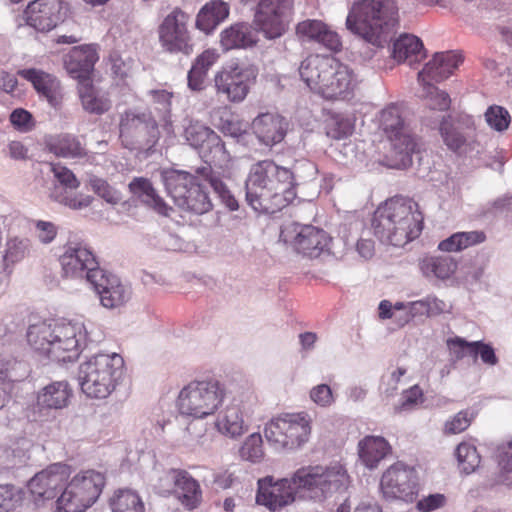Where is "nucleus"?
Here are the masks:
<instances>
[{
  "mask_svg": "<svg viewBox=\"0 0 512 512\" xmlns=\"http://www.w3.org/2000/svg\"><path fill=\"white\" fill-rule=\"evenodd\" d=\"M480 356L483 363L494 366L498 363V358L495 354L493 347L490 344L482 341H473L472 356L476 358Z\"/></svg>",
  "mask_w": 512,
  "mask_h": 512,
  "instance_id": "obj_63",
  "label": "nucleus"
},
{
  "mask_svg": "<svg viewBox=\"0 0 512 512\" xmlns=\"http://www.w3.org/2000/svg\"><path fill=\"white\" fill-rule=\"evenodd\" d=\"M59 262L64 279L85 280L90 283L102 270L92 251L82 243L69 242L65 245Z\"/></svg>",
  "mask_w": 512,
  "mask_h": 512,
  "instance_id": "obj_16",
  "label": "nucleus"
},
{
  "mask_svg": "<svg viewBox=\"0 0 512 512\" xmlns=\"http://www.w3.org/2000/svg\"><path fill=\"white\" fill-rule=\"evenodd\" d=\"M98 54L93 45L74 47L64 60L67 72L81 82H88L87 77L98 61Z\"/></svg>",
  "mask_w": 512,
  "mask_h": 512,
  "instance_id": "obj_29",
  "label": "nucleus"
},
{
  "mask_svg": "<svg viewBox=\"0 0 512 512\" xmlns=\"http://www.w3.org/2000/svg\"><path fill=\"white\" fill-rule=\"evenodd\" d=\"M226 397V387L218 380L192 381L179 393L177 408L181 415L202 419L214 414Z\"/></svg>",
  "mask_w": 512,
  "mask_h": 512,
  "instance_id": "obj_8",
  "label": "nucleus"
},
{
  "mask_svg": "<svg viewBox=\"0 0 512 512\" xmlns=\"http://www.w3.org/2000/svg\"><path fill=\"white\" fill-rule=\"evenodd\" d=\"M20 365L10 355H0V409L8 401L11 382L18 380L16 366Z\"/></svg>",
  "mask_w": 512,
  "mask_h": 512,
  "instance_id": "obj_45",
  "label": "nucleus"
},
{
  "mask_svg": "<svg viewBox=\"0 0 512 512\" xmlns=\"http://www.w3.org/2000/svg\"><path fill=\"white\" fill-rule=\"evenodd\" d=\"M19 74L30 81L40 95L50 106L60 107L63 101V89L60 81L53 75L37 69H24Z\"/></svg>",
  "mask_w": 512,
  "mask_h": 512,
  "instance_id": "obj_28",
  "label": "nucleus"
},
{
  "mask_svg": "<svg viewBox=\"0 0 512 512\" xmlns=\"http://www.w3.org/2000/svg\"><path fill=\"white\" fill-rule=\"evenodd\" d=\"M252 130L261 144L272 147L285 138L288 122L278 114L262 113L253 119Z\"/></svg>",
  "mask_w": 512,
  "mask_h": 512,
  "instance_id": "obj_27",
  "label": "nucleus"
},
{
  "mask_svg": "<svg viewBox=\"0 0 512 512\" xmlns=\"http://www.w3.org/2000/svg\"><path fill=\"white\" fill-rule=\"evenodd\" d=\"M72 396V389L66 381H56L45 386L37 396V406L47 409L65 408Z\"/></svg>",
  "mask_w": 512,
  "mask_h": 512,
  "instance_id": "obj_34",
  "label": "nucleus"
},
{
  "mask_svg": "<svg viewBox=\"0 0 512 512\" xmlns=\"http://www.w3.org/2000/svg\"><path fill=\"white\" fill-rule=\"evenodd\" d=\"M472 419L473 416L468 411H460L445 422L443 433L446 435L459 434L470 426Z\"/></svg>",
  "mask_w": 512,
  "mask_h": 512,
  "instance_id": "obj_56",
  "label": "nucleus"
},
{
  "mask_svg": "<svg viewBox=\"0 0 512 512\" xmlns=\"http://www.w3.org/2000/svg\"><path fill=\"white\" fill-rule=\"evenodd\" d=\"M51 171L54 175V182L76 190L80 186L79 180L74 173L66 167L60 165H51Z\"/></svg>",
  "mask_w": 512,
  "mask_h": 512,
  "instance_id": "obj_60",
  "label": "nucleus"
},
{
  "mask_svg": "<svg viewBox=\"0 0 512 512\" xmlns=\"http://www.w3.org/2000/svg\"><path fill=\"white\" fill-rule=\"evenodd\" d=\"M301 79L327 100L344 99L357 85L352 69L333 57L310 55L299 67Z\"/></svg>",
  "mask_w": 512,
  "mask_h": 512,
  "instance_id": "obj_5",
  "label": "nucleus"
},
{
  "mask_svg": "<svg viewBox=\"0 0 512 512\" xmlns=\"http://www.w3.org/2000/svg\"><path fill=\"white\" fill-rule=\"evenodd\" d=\"M296 35L303 42L317 43L334 52L339 51L342 45L339 35L317 19L299 22L296 26Z\"/></svg>",
  "mask_w": 512,
  "mask_h": 512,
  "instance_id": "obj_25",
  "label": "nucleus"
},
{
  "mask_svg": "<svg viewBox=\"0 0 512 512\" xmlns=\"http://www.w3.org/2000/svg\"><path fill=\"white\" fill-rule=\"evenodd\" d=\"M495 458L503 473H512V440L504 441L497 446Z\"/></svg>",
  "mask_w": 512,
  "mask_h": 512,
  "instance_id": "obj_59",
  "label": "nucleus"
},
{
  "mask_svg": "<svg viewBox=\"0 0 512 512\" xmlns=\"http://www.w3.org/2000/svg\"><path fill=\"white\" fill-rule=\"evenodd\" d=\"M456 457L459 467L465 474H470L480 464V455L475 446L468 443H460L456 448Z\"/></svg>",
  "mask_w": 512,
  "mask_h": 512,
  "instance_id": "obj_49",
  "label": "nucleus"
},
{
  "mask_svg": "<svg viewBox=\"0 0 512 512\" xmlns=\"http://www.w3.org/2000/svg\"><path fill=\"white\" fill-rule=\"evenodd\" d=\"M486 235L482 231L458 232L441 241L438 248L445 252H458L472 245L484 242Z\"/></svg>",
  "mask_w": 512,
  "mask_h": 512,
  "instance_id": "obj_42",
  "label": "nucleus"
},
{
  "mask_svg": "<svg viewBox=\"0 0 512 512\" xmlns=\"http://www.w3.org/2000/svg\"><path fill=\"white\" fill-rule=\"evenodd\" d=\"M311 400L321 407H328L334 402L331 388L326 384H319L310 391Z\"/></svg>",
  "mask_w": 512,
  "mask_h": 512,
  "instance_id": "obj_64",
  "label": "nucleus"
},
{
  "mask_svg": "<svg viewBox=\"0 0 512 512\" xmlns=\"http://www.w3.org/2000/svg\"><path fill=\"white\" fill-rule=\"evenodd\" d=\"M89 284L99 296L103 307L115 309L124 305L131 297V290L120 279L111 273L100 271Z\"/></svg>",
  "mask_w": 512,
  "mask_h": 512,
  "instance_id": "obj_24",
  "label": "nucleus"
},
{
  "mask_svg": "<svg viewBox=\"0 0 512 512\" xmlns=\"http://www.w3.org/2000/svg\"><path fill=\"white\" fill-rule=\"evenodd\" d=\"M149 95L155 105V110L160 114L161 120L164 122L163 128L168 134L173 133V125L171 121V98L172 93L166 90H151Z\"/></svg>",
  "mask_w": 512,
  "mask_h": 512,
  "instance_id": "obj_47",
  "label": "nucleus"
},
{
  "mask_svg": "<svg viewBox=\"0 0 512 512\" xmlns=\"http://www.w3.org/2000/svg\"><path fill=\"white\" fill-rule=\"evenodd\" d=\"M450 353L456 360L464 358L466 353L472 355L473 342H468L461 337L449 338L446 341Z\"/></svg>",
  "mask_w": 512,
  "mask_h": 512,
  "instance_id": "obj_62",
  "label": "nucleus"
},
{
  "mask_svg": "<svg viewBox=\"0 0 512 512\" xmlns=\"http://www.w3.org/2000/svg\"><path fill=\"white\" fill-rule=\"evenodd\" d=\"M252 76L253 73L248 68L239 65L223 68L214 77L217 95L225 96L230 102H242L249 92Z\"/></svg>",
  "mask_w": 512,
  "mask_h": 512,
  "instance_id": "obj_22",
  "label": "nucleus"
},
{
  "mask_svg": "<svg viewBox=\"0 0 512 512\" xmlns=\"http://www.w3.org/2000/svg\"><path fill=\"white\" fill-rule=\"evenodd\" d=\"M423 217L411 199L396 197L377 208L372 220L374 235L382 242L402 247L417 238Z\"/></svg>",
  "mask_w": 512,
  "mask_h": 512,
  "instance_id": "obj_3",
  "label": "nucleus"
},
{
  "mask_svg": "<svg viewBox=\"0 0 512 512\" xmlns=\"http://www.w3.org/2000/svg\"><path fill=\"white\" fill-rule=\"evenodd\" d=\"M24 492L11 484L0 485V512H15L21 507Z\"/></svg>",
  "mask_w": 512,
  "mask_h": 512,
  "instance_id": "obj_48",
  "label": "nucleus"
},
{
  "mask_svg": "<svg viewBox=\"0 0 512 512\" xmlns=\"http://www.w3.org/2000/svg\"><path fill=\"white\" fill-rule=\"evenodd\" d=\"M184 472L180 469H155L151 477L153 489L163 496L174 493L183 479Z\"/></svg>",
  "mask_w": 512,
  "mask_h": 512,
  "instance_id": "obj_41",
  "label": "nucleus"
},
{
  "mask_svg": "<svg viewBox=\"0 0 512 512\" xmlns=\"http://www.w3.org/2000/svg\"><path fill=\"white\" fill-rule=\"evenodd\" d=\"M461 61V55L453 51L435 53L433 58L425 65V67L418 72L417 81L420 86H423L425 96L430 97L431 99H434L433 95H435V97H439V104L433 103V105L440 109H449L451 103L450 97L448 93L438 89L429 83L427 79L436 82H441L447 79L453 71L458 68Z\"/></svg>",
  "mask_w": 512,
  "mask_h": 512,
  "instance_id": "obj_14",
  "label": "nucleus"
},
{
  "mask_svg": "<svg viewBox=\"0 0 512 512\" xmlns=\"http://www.w3.org/2000/svg\"><path fill=\"white\" fill-rule=\"evenodd\" d=\"M196 173L204 181L208 182L215 194L221 199L222 203L231 211L239 208L238 201L231 194L227 185L224 183L220 175L212 170L209 165L197 168Z\"/></svg>",
  "mask_w": 512,
  "mask_h": 512,
  "instance_id": "obj_39",
  "label": "nucleus"
},
{
  "mask_svg": "<svg viewBox=\"0 0 512 512\" xmlns=\"http://www.w3.org/2000/svg\"><path fill=\"white\" fill-rule=\"evenodd\" d=\"M35 235L40 243L48 245L54 241L58 234V227L51 221L33 220Z\"/></svg>",
  "mask_w": 512,
  "mask_h": 512,
  "instance_id": "obj_57",
  "label": "nucleus"
},
{
  "mask_svg": "<svg viewBox=\"0 0 512 512\" xmlns=\"http://www.w3.org/2000/svg\"><path fill=\"white\" fill-rule=\"evenodd\" d=\"M31 248V242L27 238H12L6 244V249L2 257L7 262L15 263L25 258Z\"/></svg>",
  "mask_w": 512,
  "mask_h": 512,
  "instance_id": "obj_51",
  "label": "nucleus"
},
{
  "mask_svg": "<svg viewBox=\"0 0 512 512\" xmlns=\"http://www.w3.org/2000/svg\"><path fill=\"white\" fill-rule=\"evenodd\" d=\"M396 0H355L346 19L347 28L376 47H384L394 36Z\"/></svg>",
  "mask_w": 512,
  "mask_h": 512,
  "instance_id": "obj_4",
  "label": "nucleus"
},
{
  "mask_svg": "<svg viewBox=\"0 0 512 512\" xmlns=\"http://www.w3.org/2000/svg\"><path fill=\"white\" fill-rule=\"evenodd\" d=\"M101 340V336L93 339L84 322L78 319L46 320L31 324L27 330L29 345L35 351L59 362L77 359L87 341Z\"/></svg>",
  "mask_w": 512,
  "mask_h": 512,
  "instance_id": "obj_2",
  "label": "nucleus"
},
{
  "mask_svg": "<svg viewBox=\"0 0 512 512\" xmlns=\"http://www.w3.org/2000/svg\"><path fill=\"white\" fill-rule=\"evenodd\" d=\"M79 96L84 110L89 113L103 114L111 106L109 99L88 82L80 83Z\"/></svg>",
  "mask_w": 512,
  "mask_h": 512,
  "instance_id": "obj_40",
  "label": "nucleus"
},
{
  "mask_svg": "<svg viewBox=\"0 0 512 512\" xmlns=\"http://www.w3.org/2000/svg\"><path fill=\"white\" fill-rule=\"evenodd\" d=\"M295 179L288 168L261 160L250 168L245 182L246 201L258 213L273 214L296 197Z\"/></svg>",
  "mask_w": 512,
  "mask_h": 512,
  "instance_id": "obj_1",
  "label": "nucleus"
},
{
  "mask_svg": "<svg viewBox=\"0 0 512 512\" xmlns=\"http://www.w3.org/2000/svg\"><path fill=\"white\" fill-rule=\"evenodd\" d=\"M215 427L222 435L231 439L241 437L248 430L243 412L237 405L227 406L217 417Z\"/></svg>",
  "mask_w": 512,
  "mask_h": 512,
  "instance_id": "obj_32",
  "label": "nucleus"
},
{
  "mask_svg": "<svg viewBox=\"0 0 512 512\" xmlns=\"http://www.w3.org/2000/svg\"><path fill=\"white\" fill-rule=\"evenodd\" d=\"M110 506L113 512H145L140 496L129 489L115 492L110 499Z\"/></svg>",
  "mask_w": 512,
  "mask_h": 512,
  "instance_id": "obj_46",
  "label": "nucleus"
},
{
  "mask_svg": "<svg viewBox=\"0 0 512 512\" xmlns=\"http://www.w3.org/2000/svg\"><path fill=\"white\" fill-rule=\"evenodd\" d=\"M88 183L93 192L107 203L115 205L121 201V193L112 187L105 179L91 175Z\"/></svg>",
  "mask_w": 512,
  "mask_h": 512,
  "instance_id": "obj_50",
  "label": "nucleus"
},
{
  "mask_svg": "<svg viewBox=\"0 0 512 512\" xmlns=\"http://www.w3.org/2000/svg\"><path fill=\"white\" fill-rule=\"evenodd\" d=\"M280 238L291 244L298 253L311 258L318 257L328 247L330 241L324 230L299 223L285 225Z\"/></svg>",
  "mask_w": 512,
  "mask_h": 512,
  "instance_id": "obj_17",
  "label": "nucleus"
},
{
  "mask_svg": "<svg viewBox=\"0 0 512 512\" xmlns=\"http://www.w3.org/2000/svg\"><path fill=\"white\" fill-rule=\"evenodd\" d=\"M392 57L398 63L408 61L411 65L423 55L422 41L412 34H402L393 43Z\"/></svg>",
  "mask_w": 512,
  "mask_h": 512,
  "instance_id": "obj_36",
  "label": "nucleus"
},
{
  "mask_svg": "<svg viewBox=\"0 0 512 512\" xmlns=\"http://www.w3.org/2000/svg\"><path fill=\"white\" fill-rule=\"evenodd\" d=\"M358 448L360 460L370 469L375 468L390 451L389 443L381 436H366Z\"/></svg>",
  "mask_w": 512,
  "mask_h": 512,
  "instance_id": "obj_35",
  "label": "nucleus"
},
{
  "mask_svg": "<svg viewBox=\"0 0 512 512\" xmlns=\"http://www.w3.org/2000/svg\"><path fill=\"white\" fill-rule=\"evenodd\" d=\"M240 455L243 459L251 462L259 461L264 455L261 435L251 434L240 448Z\"/></svg>",
  "mask_w": 512,
  "mask_h": 512,
  "instance_id": "obj_54",
  "label": "nucleus"
},
{
  "mask_svg": "<svg viewBox=\"0 0 512 512\" xmlns=\"http://www.w3.org/2000/svg\"><path fill=\"white\" fill-rule=\"evenodd\" d=\"M65 484L57 498V508L64 512H84L102 493L105 476L93 469L82 470Z\"/></svg>",
  "mask_w": 512,
  "mask_h": 512,
  "instance_id": "obj_10",
  "label": "nucleus"
},
{
  "mask_svg": "<svg viewBox=\"0 0 512 512\" xmlns=\"http://www.w3.org/2000/svg\"><path fill=\"white\" fill-rule=\"evenodd\" d=\"M380 487L385 497L412 502L417 495L415 471L402 463H396L384 472Z\"/></svg>",
  "mask_w": 512,
  "mask_h": 512,
  "instance_id": "obj_20",
  "label": "nucleus"
},
{
  "mask_svg": "<svg viewBox=\"0 0 512 512\" xmlns=\"http://www.w3.org/2000/svg\"><path fill=\"white\" fill-rule=\"evenodd\" d=\"M49 198L73 210H81L91 205L93 197L76 193L75 190L53 182L49 188Z\"/></svg>",
  "mask_w": 512,
  "mask_h": 512,
  "instance_id": "obj_38",
  "label": "nucleus"
},
{
  "mask_svg": "<svg viewBox=\"0 0 512 512\" xmlns=\"http://www.w3.org/2000/svg\"><path fill=\"white\" fill-rule=\"evenodd\" d=\"M258 33L253 23L238 22L221 32L220 43L224 50L250 48L257 44Z\"/></svg>",
  "mask_w": 512,
  "mask_h": 512,
  "instance_id": "obj_30",
  "label": "nucleus"
},
{
  "mask_svg": "<svg viewBox=\"0 0 512 512\" xmlns=\"http://www.w3.org/2000/svg\"><path fill=\"white\" fill-rule=\"evenodd\" d=\"M440 133L444 143L453 151L461 149L466 142L465 137L448 123L445 116H443L441 120Z\"/></svg>",
  "mask_w": 512,
  "mask_h": 512,
  "instance_id": "obj_53",
  "label": "nucleus"
},
{
  "mask_svg": "<svg viewBox=\"0 0 512 512\" xmlns=\"http://www.w3.org/2000/svg\"><path fill=\"white\" fill-rule=\"evenodd\" d=\"M190 16L175 7L160 22L157 28L158 43L164 53L189 56L194 51Z\"/></svg>",
  "mask_w": 512,
  "mask_h": 512,
  "instance_id": "obj_12",
  "label": "nucleus"
},
{
  "mask_svg": "<svg viewBox=\"0 0 512 512\" xmlns=\"http://www.w3.org/2000/svg\"><path fill=\"white\" fill-rule=\"evenodd\" d=\"M390 149L384 163L393 169H406L413 163V157L420 153L416 139L409 132L390 136Z\"/></svg>",
  "mask_w": 512,
  "mask_h": 512,
  "instance_id": "obj_26",
  "label": "nucleus"
},
{
  "mask_svg": "<svg viewBox=\"0 0 512 512\" xmlns=\"http://www.w3.org/2000/svg\"><path fill=\"white\" fill-rule=\"evenodd\" d=\"M380 124L388 138L410 131L402 117L400 106L394 103L381 111Z\"/></svg>",
  "mask_w": 512,
  "mask_h": 512,
  "instance_id": "obj_43",
  "label": "nucleus"
},
{
  "mask_svg": "<svg viewBox=\"0 0 512 512\" xmlns=\"http://www.w3.org/2000/svg\"><path fill=\"white\" fill-rule=\"evenodd\" d=\"M256 502L270 510H276L293 503L298 495L291 479H281L272 483V478L266 477L258 481Z\"/></svg>",
  "mask_w": 512,
  "mask_h": 512,
  "instance_id": "obj_23",
  "label": "nucleus"
},
{
  "mask_svg": "<svg viewBox=\"0 0 512 512\" xmlns=\"http://www.w3.org/2000/svg\"><path fill=\"white\" fill-rule=\"evenodd\" d=\"M161 178L167 193L179 208L199 215L212 209L211 199L196 176L170 169L162 171Z\"/></svg>",
  "mask_w": 512,
  "mask_h": 512,
  "instance_id": "obj_9",
  "label": "nucleus"
},
{
  "mask_svg": "<svg viewBox=\"0 0 512 512\" xmlns=\"http://www.w3.org/2000/svg\"><path fill=\"white\" fill-rule=\"evenodd\" d=\"M9 118L13 127L20 132H30L35 127L32 114L23 108L13 110Z\"/></svg>",
  "mask_w": 512,
  "mask_h": 512,
  "instance_id": "obj_58",
  "label": "nucleus"
},
{
  "mask_svg": "<svg viewBox=\"0 0 512 512\" xmlns=\"http://www.w3.org/2000/svg\"><path fill=\"white\" fill-rule=\"evenodd\" d=\"M53 151L57 156L65 158L80 157L85 154L84 149L78 139L71 136H63L53 146Z\"/></svg>",
  "mask_w": 512,
  "mask_h": 512,
  "instance_id": "obj_52",
  "label": "nucleus"
},
{
  "mask_svg": "<svg viewBox=\"0 0 512 512\" xmlns=\"http://www.w3.org/2000/svg\"><path fill=\"white\" fill-rule=\"evenodd\" d=\"M174 493H177L182 505L189 510L198 507L202 501V491L199 483L186 471Z\"/></svg>",
  "mask_w": 512,
  "mask_h": 512,
  "instance_id": "obj_44",
  "label": "nucleus"
},
{
  "mask_svg": "<svg viewBox=\"0 0 512 512\" xmlns=\"http://www.w3.org/2000/svg\"><path fill=\"white\" fill-rule=\"evenodd\" d=\"M487 124L494 130L502 132L506 130L510 124V114L501 106H491L485 113Z\"/></svg>",
  "mask_w": 512,
  "mask_h": 512,
  "instance_id": "obj_55",
  "label": "nucleus"
},
{
  "mask_svg": "<svg viewBox=\"0 0 512 512\" xmlns=\"http://www.w3.org/2000/svg\"><path fill=\"white\" fill-rule=\"evenodd\" d=\"M120 137L139 148L150 150L158 143L160 131L152 112L127 110L120 116Z\"/></svg>",
  "mask_w": 512,
  "mask_h": 512,
  "instance_id": "obj_15",
  "label": "nucleus"
},
{
  "mask_svg": "<svg viewBox=\"0 0 512 512\" xmlns=\"http://www.w3.org/2000/svg\"><path fill=\"white\" fill-rule=\"evenodd\" d=\"M124 360L118 353H99L80 364L78 380L82 392L89 398L105 399L119 384Z\"/></svg>",
  "mask_w": 512,
  "mask_h": 512,
  "instance_id": "obj_6",
  "label": "nucleus"
},
{
  "mask_svg": "<svg viewBox=\"0 0 512 512\" xmlns=\"http://www.w3.org/2000/svg\"><path fill=\"white\" fill-rule=\"evenodd\" d=\"M183 136L192 148L199 150L212 160L226 161L228 158L225 144L210 127L197 120H188Z\"/></svg>",
  "mask_w": 512,
  "mask_h": 512,
  "instance_id": "obj_21",
  "label": "nucleus"
},
{
  "mask_svg": "<svg viewBox=\"0 0 512 512\" xmlns=\"http://www.w3.org/2000/svg\"><path fill=\"white\" fill-rule=\"evenodd\" d=\"M230 6L223 0H211L207 2L197 13L195 26L205 33H212L217 26L228 18Z\"/></svg>",
  "mask_w": 512,
  "mask_h": 512,
  "instance_id": "obj_31",
  "label": "nucleus"
},
{
  "mask_svg": "<svg viewBox=\"0 0 512 512\" xmlns=\"http://www.w3.org/2000/svg\"><path fill=\"white\" fill-rule=\"evenodd\" d=\"M293 12V0H257L253 27L267 40L278 39L288 31Z\"/></svg>",
  "mask_w": 512,
  "mask_h": 512,
  "instance_id": "obj_13",
  "label": "nucleus"
},
{
  "mask_svg": "<svg viewBox=\"0 0 512 512\" xmlns=\"http://www.w3.org/2000/svg\"><path fill=\"white\" fill-rule=\"evenodd\" d=\"M70 475L66 464L55 463L36 473L28 482V489L36 503L56 498Z\"/></svg>",
  "mask_w": 512,
  "mask_h": 512,
  "instance_id": "obj_19",
  "label": "nucleus"
},
{
  "mask_svg": "<svg viewBox=\"0 0 512 512\" xmlns=\"http://www.w3.org/2000/svg\"><path fill=\"white\" fill-rule=\"evenodd\" d=\"M420 270L428 279L445 280L450 278L457 269V263L450 256L425 257L419 263Z\"/></svg>",
  "mask_w": 512,
  "mask_h": 512,
  "instance_id": "obj_37",
  "label": "nucleus"
},
{
  "mask_svg": "<svg viewBox=\"0 0 512 512\" xmlns=\"http://www.w3.org/2000/svg\"><path fill=\"white\" fill-rule=\"evenodd\" d=\"M311 422L306 412L281 414L266 424L264 434L268 442L277 448L298 449L310 438Z\"/></svg>",
  "mask_w": 512,
  "mask_h": 512,
  "instance_id": "obj_11",
  "label": "nucleus"
},
{
  "mask_svg": "<svg viewBox=\"0 0 512 512\" xmlns=\"http://www.w3.org/2000/svg\"><path fill=\"white\" fill-rule=\"evenodd\" d=\"M353 131V125L347 118H335L327 129V135L333 139L340 140L346 138Z\"/></svg>",
  "mask_w": 512,
  "mask_h": 512,
  "instance_id": "obj_61",
  "label": "nucleus"
},
{
  "mask_svg": "<svg viewBox=\"0 0 512 512\" xmlns=\"http://www.w3.org/2000/svg\"><path fill=\"white\" fill-rule=\"evenodd\" d=\"M68 5L62 0H34L23 13L27 25L39 32H49L67 16Z\"/></svg>",
  "mask_w": 512,
  "mask_h": 512,
  "instance_id": "obj_18",
  "label": "nucleus"
},
{
  "mask_svg": "<svg viewBox=\"0 0 512 512\" xmlns=\"http://www.w3.org/2000/svg\"><path fill=\"white\" fill-rule=\"evenodd\" d=\"M349 476L339 464L307 466L293 474V484L300 498L321 503L347 488Z\"/></svg>",
  "mask_w": 512,
  "mask_h": 512,
  "instance_id": "obj_7",
  "label": "nucleus"
},
{
  "mask_svg": "<svg viewBox=\"0 0 512 512\" xmlns=\"http://www.w3.org/2000/svg\"><path fill=\"white\" fill-rule=\"evenodd\" d=\"M129 191L143 204L162 215H168V206L158 195L151 181L145 177H135L128 185Z\"/></svg>",
  "mask_w": 512,
  "mask_h": 512,
  "instance_id": "obj_33",
  "label": "nucleus"
}]
</instances>
